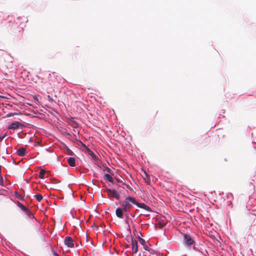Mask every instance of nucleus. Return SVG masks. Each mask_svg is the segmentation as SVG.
Masks as SVG:
<instances>
[{"instance_id": "nucleus-1", "label": "nucleus", "mask_w": 256, "mask_h": 256, "mask_svg": "<svg viewBox=\"0 0 256 256\" xmlns=\"http://www.w3.org/2000/svg\"><path fill=\"white\" fill-rule=\"evenodd\" d=\"M136 203V200L132 196H128L122 204V208L124 212H128L130 210L132 204Z\"/></svg>"}, {"instance_id": "nucleus-2", "label": "nucleus", "mask_w": 256, "mask_h": 256, "mask_svg": "<svg viewBox=\"0 0 256 256\" xmlns=\"http://www.w3.org/2000/svg\"><path fill=\"white\" fill-rule=\"evenodd\" d=\"M104 192L107 193L108 197L110 198H114L116 200H119L120 198V195L115 190L106 188L104 190Z\"/></svg>"}, {"instance_id": "nucleus-3", "label": "nucleus", "mask_w": 256, "mask_h": 256, "mask_svg": "<svg viewBox=\"0 0 256 256\" xmlns=\"http://www.w3.org/2000/svg\"><path fill=\"white\" fill-rule=\"evenodd\" d=\"M88 154L91 156L92 159L96 164H98L100 163V161L98 158L94 154V153L90 150L88 148H86Z\"/></svg>"}, {"instance_id": "nucleus-4", "label": "nucleus", "mask_w": 256, "mask_h": 256, "mask_svg": "<svg viewBox=\"0 0 256 256\" xmlns=\"http://www.w3.org/2000/svg\"><path fill=\"white\" fill-rule=\"evenodd\" d=\"M64 244L69 248H74V243L73 239L70 236H66L64 240Z\"/></svg>"}, {"instance_id": "nucleus-5", "label": "nucleus", "mask_w": 256, "mask_h": 256, "mask_svg": "<svg viewBox=\"0 0 256 256\" xmlns=\"http://www.w3.org/2000/svg\"><path fill=\"white\" fill-rule=\"evenodd\" d=\"M184 242L185 244H186L188 246H190L194 242V241L192 238V237L188 234H184Z\"/></svg>"}, {"instance_id": "nucleus-6", "label": "nucleus", "mask_w": 256, "mask_h": 256, "mask_svg": "<svg viewBox=\"0 0 256 256\" xmlns=\"http://www.w3.org/2000/svg\"><path fill=\"white\" fill-rule=\"evenodd\" d=\"M22 126V124L20 122L16 121V122H12L8 126V128L13 129V130L18 129L20 126Z\"/></svg>"}, {"instance_id": "nucleus-7", "label": "nucleus", "mask_w": 256, "mask_h": 256, "mask_svg": "<svg viewBox=\"0 0 256 256\" xmlns=\"http://www.w3.org/2000/svg\"><path fill=\"white\" fill-rule=\"evenodd\" d=\"M131 244L132 247V250L134 253L136 254L138 252V242L136 240L132 238H131Z\"/></svg>"}, {"instance_id": "nucleus-8", "label": "nucleus", "mask_w": 256, "mask_h": 256, "mask_svg": "<svg viewBox=\"0 0 256 256\" xmlns=\"http://www.w3.org/2000/svg\"><path fill=\"white\" fill-rule=\"evenodd\" d=\"M134 204L137 206L138 208L144 209L147 211H150V208L144 203H138L136 200V203H134Z\"/></svg>"}, {"instance_id": "nucleus-9", "label": "nucleus", "mask_w": 256, "mask_h": 256, "mask_svg": "<svg viewBox=\"0 0 256 256\" xmlns=\"http://www.w3.org/2000/svg\"><path fill=\"white\" fill-rule=\"evenodd\" d=\"M123 210L122 208H117L116 210V214L117 217L120 218H123Z\"/></svg>"}, {"instance_id": "nucleus-10", "label": "nucleus", "mask_w": 256, "mask_h": 256, "mask_svg": "<svg viewBox=\"0 0 256 256\" xmlns=\"http://www.w3.org/2000/svg\"><path fill=\"white\" fill-rule=\"evenodd\" d=\"M26 150L24 148H20L16 152L19 156H24L26 154Z\"/></svg>"}, {"instance_id": "nucleus-11", "label": "nucleus", "mask_w": 256, "mask_h": 256, "mask_svg": "<svg viewBox=\"0 0 256 256\" xmlns=\"http://www.w3.org/2000/svg\"><path fill=\"white\" fill-rule=\"evenodd\" d=\"M68 162L70 166H74L76 164V160L74 158L70 157L68 160Z\"/></svg>"}, {"instance_id": "nucleus-12", "label": "nucleus", "mask_w": 256, "mask_h": 256, "mask_svg": "<svg viewBox=\"0 0 256 256\" xmlns=\"http://www.w3.org/2000/svg\"><path fill=\"white\" fill-rule=\"evenodd\" d=\"M69 124L74 128H78V124L74 120V118H72L69 120Z\"/></svg>"}, {"instance_id": "nucleus-13", "label": "nucleus", "mask_w": 256, "mask_h": 256, "mask_svg": "<svg viewBox=\"0 0 256 256\" xmlns=\"http://www.w3.org/2000/svg\"><path fill=\"white\" fill-rule=\"evenodd\" d=\"M28 218L30 219L34 218V214L29 210V209L27 208L26 210L24 211Z\"/></svg>"}, {"instance_id": "nucleus-14", "label": "nucleus", "mask_w": 256, "mask_h": 256, "mask_svg": "<svg viewBox=\"0 0 256 256\" xmlns=\"http://www.w3.org/2000/svg\"><path fill=\"white\" fill-rule=\"evenodd\" d=\"M104 178L108 180L109 182H113V178L112 176L108 174H105L104 175Z\"/></svg>"}, {"instance_id": "nucleus-15", "label": "nucleus", "mask_w": 256, "mask_h": 256, "mask_svg": "<svg viewBox=\"0 0 256 256\" xmlns=\"http://www.w3.org/2000/svg\"><path fill=\"white\" fill-rule=\"evenodd\" d=\"M46 172V171L44 169H41L39 174V178L41 179L44 178V174Z\"/></svg>"}, {"instance_id": "nucleus-16", "label": "nucleus", "mask_w": 256, "mask_h": 256, "mask_svg": "<svg viewBox=\"0 0 256 256\" xmlns=\"http://www.w3.org/2000/svg\"><path fill=\"white\" fill-rule=\"evenodd\" d=\"M18 206L24 212L28 208H26L20 202H18Z\"/></svg>"}, {"instance_id": "nucleus-17", "label": "nucleus", "mask_w": 256, "mask_h": 256, "mask_svg": "<svg viewBox=\"0 0 256 256\" xmlns=\"http://www.w3.org/2000/svg\"><path fill=\"white\" fill-rule=\"evenodd\" d=\"M34 197L36 198V200L39 202L41 201L43 198L40 194H37L34 196Z\"/></svg>"}, {"instance_id": "nucleus-18", "label": "nucleus", "mask_w": 256, "mask_h": 256, "mask_svg": "<svg viewBox=\"0 0 256 256\" xmlns=\"http://www.w3.org/2000/svg\"><path fill=\"white\" fill-rule=\"evenodd\" d=\"M139 241H140V244H142V246L146 245V241L143 238H142L140 237L139 238Z\"/></svg>"}, {"instance_id": "nucleus-19", "label": "nucleus", "mask_w": 256, "mask_h": 256, "mask_svg": "<svg viewBox=\"0 0 256 256\" xmlns=\"http://www.w3.org/2000/svg\"><path fill=\"white\" fill-rule=\"evenodd\" d=\"M48 101L50 102H52L53 100L52 97H51L50 95L48 96Z\"/></svg>"}, {"instance_id": "nucleus-20", "label": "nucleus", "mask_w": 256, "mask_h": 256, "mask_svg": "<svg viewBox=\"0 0 256 256\" xmlns=\"http://www.w3.org/2000/svg\"><path fill=\"white\" fill-rule=\"evenodd\" d=\"M146 175L147 178V180L146 181V182L148 183V182H150V176L147 174H146Z\"/></svg>"}, {"instance_id": "nucleus-21", "label": "nucleus", "mask_w": 256, "mask_h": 256, "mask_svg": "<svg viewBox=\"0 0 256 256\" xmlns=\"http://www.w3.org/2000/svg\"><path fill=\"white\" fill-rule=\"evenodd\" d=\"M0 186H3V178L2 176L0 178Z\"/></svg>"}, {"instance_id": "nucleus-22", "label": "nucleus", "mask_w": 256, "mask_h": 256, "mask_svg": "<svg viewBox=\"0 0 256 256\" xmlns=\"http://www.w3.org/2000/svg\"><path fill=\"white\" fill-rule=\"evenodd\" d=\"M106 170L108 173H111L112 170L109 168L106 167Z\"/></svg>"}, {"instance_id": "nucleus-23", "label": "nucleus", "mask_w": 256, "mask_h": 256, "mask_svg": "<svg viewBox=\"0 0 256 256\" xmlns=\"http://www.w3.org/2000/svg\"><path fill=\"white\" fill-rule=\"evenodd\" d=\"M6 136V134H4L2 136H0V142Z\"/></svg>"}, {"instance_id": "nucleus-24", "label": "nucleus", "mask_w": 256, "mask_h": 256, "mask_svg": "<svg viewBox=\"0 0 256 256\" xmlns=\"http://www.w3.org/2000/svg\"><path fill=\"white\" fill-rule=\"evenodd\" d=\"M53 255L54 256H60L56 252H55L54 250H53Z\"/></svg>"}, {"instance_id": "nucleus-25", "label": "nucleus", "mask_w": 256, "mask_h": 256, "mask_svg": "<svg viewBox=\"0 0 256 256\" xmlns=\"http://www.w3.org/2000/svg\"><path fill=\"white\" fill-rule=\"evenodd\" d=\"M14 114H16V113H14V114H8V116H14Z\"/></svg>"}, {"instance_id": "nucleus-26", "label": "nucleus", "mask_w": 256, "mask_h": 256, "mask_svg": "<svg viewBox=\"0 0 256 256\" xmlns=\"http://www.w3.org/2000/svg\"><path fill=\"white\" fill-rule=\"evenodd\" d=\"M68 153L70 154V155H72L73 154V152L72 151H71L70 150H68Z\"/></svg>"}, {"instance_id": "nucleus-27", "label": "nucleus", "mask_w": 256, "mask_h": 256, "mask_svg": "<svg viewBox=\"0 0 256 256\" xmlns=\"http://www.w3.org/2000/svg\"><path fill=\"white\" fill-rule=\"evenodd\" d=\"M144 246V248L146 250H148V246H146V245H144V246Z\"/></svg>"}, {"instance_id": "nucleus-28", "label": "nucleus", "mask_w": 256, "mask_h": 256, "mask_svg": "<svg viewBox=\"0 0 256 256\" xmlns=\"http://www.w3.org/2000/svg\"><path fill=\"white\" fill-rule=\"evenodd\" d=\"M16 197H17L18 198H20V194H18V196H17V195H16Z\"/></svg>"}]
</instances>
